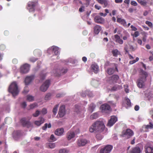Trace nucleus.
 Instances as JSON below:
<instances>
[{"instance_id": "f257e3e1", "label": "nucleus", "mask_w": 153, "mask_h": 153, "mask_svg": "<svg viewBox=\"0 0 153 153\" xmlns=\"http://www.w3.org/2000/svg\"><path fill=\"white\" fill-rule=\"evenodd\" d=\"M105 126L102 121H96L90 127L89 130L91 133L94 131L102 132L104 130Z\"/></svg>"}, {"instance_id": "f03ea898", "label": "nucleus", "mask_w": 153, "mask_h": 153, "mask_svg": "<svg viewBox=\"0 0 153 153\" xmlns=\"http://www.w3.org/2000/svg\"><path fill=\"white\" fill-rule=\"evenodd\" d=\"M147 76V73L143 70H141L140 72V77L137 82V85L139 88H141L145 86L144 83L146 80Z\"/></svg>"}, {"instance_id": "7ed1b4c3", "label": "nucleus", "mask_w": 153, "mask_h": 153, "mask_svg": "<svg viewBox=\"0 0 153 153\" xmlns=\"http://www.w3.org/2000/svg\"><path fill=\"white\" fill-rule=\"evenodd\" d=\"M8 90L9 92L11 93L13 96L17 95L19 91L16 82H12L9 86Z\"/></svg>"}, {"instance_id": "20e7f679", "label": "nucleus", "mask_w": 153, "mask_h": 153, "mask_svg": "<svg viewBox=\"0 0 153 153\" xmlns=\"http://www.w3.org/2000/svg\"><path fill=\"white\" fill-rule=\"evenodd\" d=\"M134 134V133L131 129L128 128L126 130H123L120 135V136L122 137H125L126 139L130 138Z\"/></svg>"}, {"instance_id": "39448f33", "label": "nucleus", "mask_w": 153, "mask_h": 153, "mask_svg": "<svg viewBox=\"0 0 153 153\" xmlns=\"http://www.w3.org/2000/svg\"><path fill=\"white\" fill-rule=\"evenodd\" d=\"M67 71V68H62L61 69H55L53 70V72L55 76H59L66 73Z\"/></svg>"}, {"instance_id": "423d86ee", "label": "nucleus", "mask_w": 153, "mask_h": 153, "mask_svg": "<svg viewBox=\"0 0 153 153\" xmlns=\"http://www.w3.org/2000/svg\"><path fill=\"white\" fill-rule=\"evenodd\" d=\"M30 65L27 63H25L22 65L20 68V72L22 74L27 73L29 71Z\"/></svg>"}, {"instance_id": "0eeeda50", "label": "nucleus", "mask_w": 153, "mask_h": 153, "mask_svg": "<svg viewBox=\"0 0 153 153\" xmlns=\"http://www.w3.org/2000/svg\"><path fill=\"white\" fill-rule=\"evenodd\" d=\"M20 122L22 126L24 127H26L27 128L33 126L32 124L29 120H26L25 118H23L21 119Z\"/></svg>"}, {"instance_id": "6e6552de", "label": "nucleus", "mask_w": 153, "mask_h": 153, "mask_svg": "<svg viewBox=\"0 0 153 153\" xmlns=\"http://www.w3.org/2000/svg\"><path fill=\"white\" fill-rule=\"evenodd\" d=\"M113 148V146L111 145H107L103 148L101 149L100 153H110Z\"/></svg>"}, {"instance_id": "1a4fd4ad", "label": "nucleus", "mask_w": 153, "mask_h": 153, "mask_svg": "<svg viewBox=\"0 0 153 153\" xmlns=\"http://www.w3.org/2000/svg\"><path fill=\"white\" fill-rule=\"evenodd\" d=\"M50 83V81L46 80L43 85L40 87V89L41 91L45 92L47 91Z\"/></svg>"}, {"instance_id": "9d476101", "label": "nucleus", "mask_w": 153, "mask_h": 153, "mask_svg": "<svg viewBox=\"0 0 153 153\" xmlns=\"http://www.w3.org/2000/svg\"><path fill=\"white\" fill-rule=\"evenodd\" d=\"M36 3L32 1H29L28 3L27 9L29 12H34L35 10V7L36 5Z\"/></svg>"}, {"instance_id": "9b49d317", "label": "nucleus", "mask_w": 153, "mask_h": 153, "mask_svg": "<svg viewBox=\"0 0 153 153\" xmlns=\"http://www.w3.org/2000/svg\"><path fill=\"white\" fill-rule=\"evenodd\" d=\"M88 143L87 140L85 138H81L77 140L76 143L79 147L83 146H85Z\"/></svg>"}, {"instance_id": "f8f14e48", "label": "nucleus", "mask_w": 153, "mask_h": 153, "mask_svg": "<svg viewBox=\"0 0 153 153\" xmlns=\"http://www.w3.org/2000/svg\"><path fill=\"white\" fill-rule=\"evenodd\" d=\"M117 118L114 116L111 117L110 119L108 121L107 126L111 127L117 121Z\"/></svg>"}, {"instance_id": "ddd939ff", "label": "nucleus", "mask_w": 153, "mask_h": 153, "mask_svg": "<svg viewBox=\"0 0 153 153\" xmlns=\"http://www.w3.org/2000/svg\"><path fill=\"white\" fill-rule=\"evenodd\" d=\"M65 114V106L63 105H61L58 114L60 117H63Z\"/></svg>"}, {"instance_id": "4468645a", "label": "nucleus", "mask_w": 153, "mask_h": 153, "mask_svg": "<svg viewBox=\"0 0 153 153\" xmlns=\"http://www.w3.org/2000/svg\"><path fill=\"white\" fill-rule=\"evenodd\" d=\"M34 76L31 75L30 76H27L25 78V85H29L32 81L34 79Z\"/></svg>"}, {"instance_id": "2eb2a0df", "label": "nucleus", "mask_w": 153, "mask_h": 153, "mask_svg": "<svg viewBox=\"0 0 153 153\" xmlns=\"http://www.w3.org/2000/svg\"><path fill=\"white\" fill-rule=\"evenodd\" d=\"M111 107L110 105L106 103L102 105L100 107V109L102 112H106L107 111L109 110Z\"/></svg>"}, {"instance_id": "dca6fc26", "label": "nucleus", "mask_w": 153, "mask_h": 153, "mask_svg": "<svg viewBox=\"0 0 153 153\" xmlns=\"http://www.w3.org/2000/svg\"><path fill=\"white\" fill-rule=\"evenodd\" d=\"M94 21L96 23L99 24H103L104 23V19L99 16H96L94 18Z\"/></svg>"}, {"instance_id": "f3484780", "label": "nucleus", "mask_w": 153, "mask_h": 153, "mask_svg": "<svg viewBox=\"0 0 153 153\" xmlns=\"http://www.w3.org/2000/svg\"><path fill=\"white\" fill-rule=\"evenodd\" d=\"M117 22L120 23L121 25L124 26H126V22L125 20L124 19H123L121 18H119L118 17H117Z\"/></svg>"}, {"instance_id": "a211bd4d", "label": "nucleus", "mask_w": 153, "mask_h": 153, "mask_svg": "<svg viewBox=\"0 0 153 153\" xmlns=\"http://www.w3.org/2000/svg\"><path fill=\"white\" fill-rule=\"evenodd\" d=\"M119 79V77L117 75H113L110 76V80L113 82H117V80Z\"/></svg>"}, {"instance_id": "6ab92c4d", "label": "nucleus", "mask_w": 153, "mask_h": 153, "mask_svg": "<svg viewBox=\"0 0 153 153\" xmlns=\"http://www.w3.org/2000/svg\"><path fill=\"white\" fill-rule=\"evenodd\" d=\"M115 41L120 44H122L123 43V41L120 39V36L116 34L114 36Z\"/></svg>"}, {"instance_id": "aec40b11", "label": "nucleus", "mask_w": 153, "mask_h": 153, "mask_svg": "<svg viewBox=\"0 0 153 153\" xmlns=\"http://www.w3.org/2000/svg\"><path fill=\"white\" fill-rule=\"evenodd\" d=\"M91 70L95 74L97 73L99 71V66L96 64H92L91 66Z\"/></svg>"}, {"instance_id": "412c9836", "label": "nucleus", "mask_w": 153, "mask_h": 153, "mask_svg": "<svg viewBox=\"0 0 153 153\" xmlns=\"http://www.w3.org/2000/svg\"><path fill=\"white\" fill-rule=\"evenodd\" d=\"M141 150L139 147H135L132 149L130 153H140Z\"/></svg>"}, {"instance_id": "4be33fe9", "label": "nucleus", "mask_w": 153, "mask_h": 153, "mask_svg": "<svg viewBox=\"0 0 153 153\" xmlns=\"http://www.w3.org/2000/svg\"><path fill=\"white\" fill-rule=\"evenodd\" d=\"M64 132V129L63 128H60L57 129L55 132L56 135L58 136L62 135Z\"/></svg>"}, {"instance_id": "5701e85b", "label": "nucleus", "mask_w": 153, "mask_h": 153, "mask_svg": "<svg viewBox=\"0 0 153 153\" xmlns=\"http://www.w3.org/2000/svg\"><path fill=\"white\" fill-rule=\"evenodd\" d=\"M75 134L73 131H69L67 134V137L68 140H70L75 137Z\"/></svg>"}, {"instance_id": "b1692460", "label": "nucleus", "mask_w": 153, "mask_h": 153, "mask_svg": "<svg viewBox=\"0 0 153 153\" xmlns=\"http://www.w3.org/2000/svg\"><path fill=\"white\" fill-rule=\"evenodd\" d=\"M40 120L36 121L34 122V124L37 126H40L45 121L44 118L42 117H40L39 118Z\"/></svg>"}, {"instance_id": "393cba45", "label": "nucleus", "mask_w": 153, "mask_h": 153, "mask_svg": "<svg viewBox=\"0 0 153 153\" xmlns=\"http://www.w3.org/2000/svg\"><path fill=\"white\" fill-rule=\"evenodd\" d=\"M101 27L99 25H96L94 27V33L97 34H98L101 30Z\"/></svg>"}, {"instance_id": "a878e982", "label": "nucleus", "mask_w": 153, "mask_h": 153, "mask_svg": "<svg viewBox=\"0 0 153 153\" xmlns=\"http://www.w3.org/2000/svg\"><path fill=\"white\" fill-rule=\"evenodd\" d=\"M146 153H153V147H145Z\"/></svg>"}, {"instance_id": "bb28decb", "label": "nucleus", "mask_w": 153, "mask_h": 153, "mask_svg": "<svg viewBox=\"0 0 153 153\" xmlns=\"http://www.w3.org/2000/svg\"><path fill=\"white\" fill-rule=\"evenodd\" d=\"M56 146L55 143H48L46 144V147L47 148L53 149Z\"/></svg>"}, {"instance_id": "cd10ccee", "label": "nucleus", "mask_w": 153, "mask_h": 153, "mask_svg": "<svg viewBox=\"0 0 153 153\" xmlns=\"http://www.w3.org/2000/svg\"><path fill=\"white\" fill-rule=\"evenodd\" d=\"M96 1L101 4H103L104 6V7H106L108 5L107 0H96Z\"/></svg>"}, {"instance_id": "c85d7f7f", "label": "nucleus", "mask_w": 153, "mask_h": 153, "mask_svg": "<svg viewBox=\"0 0 153 153\" xmlns=\"http://www.w3.org/2000/svg\"><path fill=\"white\" fill-rule=\"evenodd\" d=\"M96 106V105L94 104L91 103L90 104L88 108V110L91 113H92L94 111Z\"/></svg>"}, {"instance_id": "c756f323", "label": "nucleus", "mask_w": 153, "mask_h": 153, "mask_svg": "<svg viewBox=\"0 0 153 153\" xmlns=\"http://www.w3.org/2000/svg\"><path fill=\"white\" fill-rule=\"evenodd\" d=\"M52 51L54 52L55 55H58L59 54V48L56 46H53L52 47Z\"/></svg>"}, {"instance_id": "7c9ffc66", "label": "nucleus", "mask_w": 153, "mask_h": 153, "mask_svg": "<svg viewBox=\"0 0 153 153\" xmlns=\"http://www.w3.org/2000/svg\"><path fill=\"white\" fill-rule=\"evenodd\" d=\"M111 53L113 56L117 57L118 55L120 54V52L117 49H114L111 51Z\"/></svg>"}, {"instance_id": "2f4dec72", "label": "nucleus", "mask_w": 153, "mask_h": 153, "mask_svg": "<svg viewBox=\"0 0 153 153\" xmlns=\"http://www.w3.org/2000/svg\"><path fill=\"white\" fill-rule=\"evenodd\" d=\"M122 88L121 85H116L113 86L111 89V90L115 91L118 90Z\"/></svg>"}, {"instance_id": "473e14b6", "label": "nucleus", "mask_w": 153, "mask_h": 153, "mask_svg": "<svg viewBox=\"0 0 153 153\" xmlns=\"http://www.w3.org/2000/svg\"><path fill=\"white\" fill-rule=\"evenodd\" d=\"M147 0H137V2L141 5L146 6L147 3Z\"/></svg>"}, {"instance_id": "72a5a7b5", "label": "nucleus", "mask_w": 153, "mask_h": 153, "mask_svg": "<svg viewBox=\"0 0 153 153\" xmlns=\"http://www.w3.org/2000/svg\"><path fill=\"white\" fill-rule=\"evenodd\" d=\"M98 117V114L97 113H95L93 114L90 117V118L91 120L96 119Z\"/></svg>"}, {"instance_id": "f704fd0d", "label": "nucleus", "mask_w": 153, "mask_h": 153, "mask_svg": "<svg viewBox=\"0 0 153 153\" xmlns=\"http://www.w3.org/2000/svg\"><path fill=\"white\" fill-rule=\"evenodd\" d=\"M114 72V70L113 68H110L107 69V73L109 75L112 74Z\"/></svg>"}, {"instance_id": "c9c22d12", "label": "nucleus", "mask_w": 153, "mask_h": 153, "mask_svg": "<svg viewBox=\"0 0 153 153\" xmlns=\"http://www.w3.org/2000/svg\"><path fill=\"white\" fill-rule=\"evenodd\" d=\"M27 100L29 102L33 101L34 100V97L32 96L27 95Z\"/></svg>"}, {"instance_id": "e433bc0d", "label": "nucleus", "mask_w": 153, "mask_h": 153, "mask_svg": "<svg viewBox=\"0 0 153 153\" xmlns=\"http://www.w3.org/2000/svg\"><path fill=\"white\" fill-rule=\"evenodd\" d=\"M58 105H56L53 109V112L54 115H55L57 113Z\"/></svg>"}, {"instance_id": "4c0bfd02", "label": "nucleus", "mask_w": 153, "mask_h": 153, "mask_svg": "<svg viewBox=\"0 0 153 153\" xmlns=\"http://www.w3.org/2000/svg\"><path fill=\"white\" fill-rule=\"evenodd\" d=\"M51 127V124L50 123H49L48 124L47 123H45V124L44 126L42 127V129L43 130H45L47 127L48 128H50Z\"/></svg>"}, {"instance_id": "58836bf2", "label": "nucleus", "mask_w": 153, "mask_h": 153, "mask_svg": "<svg viewBox=\"0 0 153 153\" xmlns=\"http://www.w3.org/2000/svg\"><path fill=\"white\" fill-rule=\"evenodd\" d=\"M149 125H147L145 126V128L146 129H151L153 128V125L151 123H149Z\"/></svg>"}, {"instance_id": "ea45409f", "label": "nucleus", "mask_w": 153, "mask_h": 153, "mask_svg": "<svg viewBox=\"0 0 153 153\" xmlns=\"http://www.w3.org/2000/svg\"><path fill=\"white\" fill-rule=\"evenodd\" d=\"M51 94L50 93H48L45 95V100H48L51 99Z\"/></svg>"}, {"instance_id": "a19ab883", "label": "nucleus", "mask_w": 153, "mask_h": 153, "mask_svg": "<svg viewBox=\"0 0 153 153\" xmlns=\"http://www.w3.org/2000/svg\"><path fill=\"white\" fill-rule=\"evenodd\" d=\"M29 91V89L28 87L26 86L25 87L24 89V91H23V93L24 94H26Z\"/></svg>"}, {"instance_id": "79ce46f5", "label": "nucleus", "mask_w": 153, "mask_h": 153, "mask_svg": "<svg viewBox=\"0 0 153 153\" xmlns=\"http://www.w3.org/2000/svg\"><path fill=\"white\" fill-rule=\"evenodd\" d=\"M38 58L34 57H32L29 59V61L32 62H34L38 60Z\"/></svg>"}, {"instance_id": "37998d69", "label": "nucleus", "mask_w": 153, "mask_h": 153, "mask_svg": "<svg viewBox=\"0 0 153 153\" xmlns=\"http://www.w3.org/2000/svg\"><path fill=\"white\" fill-rule=\"evenodd\" d=\"M139 60V58L137 57L134 60H131L129 62V63L130 64H133L135 63L136 62L138 61Z\"/></svg>"}, {"instance_id": "c03bdc74", "label": "nucleus", "mask_w": 153, "mask_h": 153, "mask_svg": "<svg viewBox=\"0 0 153 153\" xmlns=\"http://www.w3.org/2000/svg\"><path fill=\"white\" fill-rule=\"evenodd\" d=\"M68 150L65 149H62L59 150V153H68Z\"/></svg>"}, {"instance_id": "a18cd8bd", "label": "nucleus", "mask_w": 153, "mask_h": 153, "mask_svg": "<svg viewBox=\"0 0 153 153\" xmlns=\"http://www.w3.org/2000/svg\"><path fill=\"white\" fill-rule=\"evenodd\" d=\"M37 106V104L36 103H34L32 104H30L29 106L30 108L31 109H33L36 107Z\"/></svg>"}, {"instance_id": "49530a36", "label": "nucleus", "mask_w": 153, "mask_h": 153, "mask_svg": "<svg viewBox=\"0 0 153 153\" xmlns=\"http://www.w3.org/2000/svg\"><path fill=\"white\" fill-rule=\"evenodd\" d=\"M39 111L38 110H37L35 113L33 114V116L34 117H37L39 115Z\"/></svg>"}, {"instance_id": "de8ad7c7", "label": "nucleus", "mask_w": 153, "mask_h": 153, "mask_svg": "<svg viewBox=\"0 0 153 153\" xmlns=\"http://www.w3.org/2000/svg\"><path fill=\"white\" fill-rule=\"evenodd\" d=\"M145 23L147 25L149 26L152 27V23L150 22L146 21L145 22Z\"/></svg>"}, {"instance_id": "09e8293b", "label": "nucleus", "mask_w": 153, "mask_h": 153, "mask_svg": "<svg viewBox=\"0 0 153 153\" xmlns=\"http://www.w3.org/2000/svg\"><path fill=\"white\" fill-rule=\"evenodd\" d=\"M96 137L98 140H100L102 139V136L100 134H97L96 135Z\"/></svg>"}, {"instance_id": "8fccbe9b", "label": "nucleus", "mask_w": 153, "mask_h": 153, "mask_svg": "<svg viewBox=\"0 0 153 153\" xmlns=\"http://www.w3.org/2000/svg\"><path fill=\"white\" fill-rule=\"evenodd\" d=\"M40 79L42 80H43L45 79V78L46 76V75L45 74H41L40 75Z\"/></svg>"}, {"instance_id": "3c124183", "label": "nucleus", "mask_w": 153, "mask_h": 153, "mask_svg": "<svg viewBox=\"0 0 153 153\" xmlns=\"http://www.w3.org/2000/svg\"><path fill=\"white\" fill-rule=\"evenodd\" d=\"M42 113L43 114H45L47 113V111L46 109L45 108H43L42 111Z\"/></svg>"}, {"instance_id": "603ef678", "label": "nucleus", "mask_w": 153, "mask_h": 153, "mask_svg": "<svg viewBox=\"0 0 153 153\" xmlns=\"http://www.w3.org/2000/svg\"><path fill=\"white\" fill-rule=\"evenodd\" d=\"M21 105L22 108H25L27 106V104L25 102H24L21 103Z\"/></svg>"}, {"instance_id": "864d4df0", "label": "nucleus", "mask_w": 153, "mask_h": 153, "mask_svg": "<svg viewBox=\"0 0 153 153\" xmlns=\"http://www.w3.org/2000/svg\"><path fill=\"white\" fill-rule=\"evenodd\" d=\"M128 45H126L125 46V47L124 48V50H125V51L126 52V53H125V54H128L129 52L128 51Z\"/></svg>"}, {"instance_id": "5fc2aeb1", "label": "nucleus", "mask_w": 153, "mask_h": 153, "mask_svg": "<svg viewBox=\"0 0 153 153\" xmlns=\"http://www.w3.org/2000/svg\"><path fill=\"white\" fill-rule=\"evenodd\" d=\"M126 100L127 102V105L128 106H130L131 105V102L130 100L128 98H127L126 99Z\"/></svg>"}, {"instance_id": "6e6d98bb", "label": "nucleus", "mask_w": 153, "mask_h": 153, "mask_svg": "<svg viewBox=\"0 0 153 153\" xmlns=\"http://www.w3.org/2000/svg\"><path fill=\"white\" fill-rule=\"evenodd\" d=\"M85 8V7L84 6H82L79 9V12H82L84 11V9Z\"/></svg>"}, {"instance_id": "4d7b16f0", "label": "nucleus", "mask_w": 153, "mask_h": 153, "mask_svg": "<svg viewBox=\"0 0 153 153\" xmlns=\"http://www.w3.org/2000/svg\"><path fill=\"white\" fill-rule=\"evenodd\" d=\"M134 35V36L135 37H137L139 35V32L138 31H136L134 33V34H133L132 36Z\"/></svg>"}, {"instance_id": "13d9d810", "label": "nucleus", "mask_w": 153, "mask_h": 153, "mask_svg": "<svg viewBox=\"0 0 153 153\" xmlns=\"http://www.w3.org/2000/svg\"><path fill=\"white\" fill-rule=\"evenodd\" d=\"M131 5H134V6H136L137 5V3L135 1H131Z\"/></svg>"}, {"instance_id": "bf43d9fd", "label": "nucleus", "mask_w": 153, "mask_h": 153, "mask_svg": "<svg viewBox=\"0 0 153 153\" xmlns=\"http://www.w3.org/2000/svg\"><path fill=\"white\" fill-rule=\"evenodd\" d=\"M150 53H151L152 55L149 57V59L150 61H152L153 60V54L151 51L150 52Z\"/></svg>"}, {"instance_id": "052dcab7", "label": "nucleus", "mask_w": 153, "mask_h": 153, "mask_svg": "<svg viewBox=\"0 0 153 153\" xmlns=\"http://www.w3.org/2000/svg\"><path fill=\"white\" fill-rule=\"evenodd\" d=\"M50 139L53 140V141H55L56 140V139L54 137V136L53 134H51L50 137Z\"/></svg>"}, {"instance_id": "680f3d73", "label": "nucleus", "mask_w": 153, "mask_h": 153, "mask_svg": "<svg viewBox=\"0 0 153 153\" xmlns=\"http://www.w3.org/2000/svg\"><path fill=\"white\" fill-rule=\"evenodd\" d=\"M131 30L133 31H136L137 30V28L133 25H131Z\"/></svg>"}, {"instance_id": "e2e57ef3", "label": "nucleus", "mask_w": 153, "mask_h": 153, "mask_svg": "<svg viewBox=\"0 0 153 153\" xmlns=\"http://www.w3.org/2000/svg\"><path fill=\"white\" fill-rule=\"evenodd\" d=\"M99 14L100 16H103V17H105L107 16L106 13H100Z\"/></svg>"}, {"instance_id": "0e129e2a", "label": "nucleus", "mask_w": 153, "mask_h": 153, "mask_svg": "<svg viewBox=\"0 0 153 153\" xmlns=\"http://www.w3.org/2000/svg\"><path fill=\"white\" fill-rule=\"evenodd\" d=\"M95 8L98 10H99L101 8V7L100 6L98 5H95L94 6Z\"/></svg>"}, {"instance_id": "69168bd1", "label": "nucleus", "mask_w": 153, "mask_h": 153, "mask_svg": "<svg viewBox=\"0 0 153 153\" xmlns=\"http://www.w3.org/2000/svg\"><path fill=\"white\" fill-rule=\"evenodd\" d=\"M135 137H134L133 138V139L131 141V144L132 145H133L135 143Z\"/></svg>"}, {"instance_id": "338daca9", "label": "nucleus", "mask_w": 153, "mask_h": 153, "mask_svg": "<svg viewBox=\"0 0 153 153\" xmlns=\"http://www.w3.org/2000/svg\"><path fill=\"white\" fill-rule=\"evenodd\" d=\"M63 94H58L56 95V97L57 98L63 96Z\"/></svg>"}, {"instance_id": "774afa93", "label": "nucleus", "mask_w": 153, "mask_h": 153, "mask_svg": "<svg viewBox=\"0 0 153 153\" xmlns=\"http://www.w3.org/2000/svg\"><path fill=\"white\" fill-rule=\"evenodd\" d=\"M129 48L130 50H131L132 51H134L135 50L133 46L132 45H129Z\"/></svg>"}]
</instances>
